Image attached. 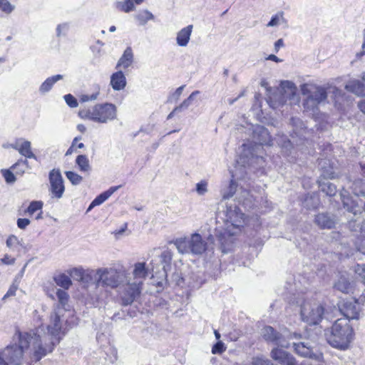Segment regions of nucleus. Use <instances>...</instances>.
Here are the masks:
<instances>
[{"mask_svg": "<svg viewBox=\"0 0 365 365\" xmlns=\"http://www.w3.org/2000/svg\"><path fill=\"white\" fill-rule=\"evenodd\" d=\"M40 329L43 330V325L30 331L22 332L17 330L13 336V343L0 351V359L6 360L10 365H21L24 352L31 349L28 364L34 365V363L39 361L51 353L59 340L56 343L45 344L43 346V341L46 340L40 335Z\"/></svg>", "mask_w": 365, "mask_h": 365, "instance_id": "f257e3e1", "label": "nucleus"}, {"mask_svg": "<svg viewBox=\"0 0 365 365\" xmlns=\"http://www.w3.org/2000/svg\"><path fill=\"white\" fill-rule=\"evenodd\" d=\"M148 274L149 269L144 262L135 263L130 273L120 262L115 264V289L122 305H130L140 299Z\"/></svg>", "mask_w": 365, "mask_h": 365, "instance_id": "f03ea898", "label": "nucleus"}, {"mask_svg": "<svg viewBox=\"0 0 365 365\" xmlns=\"http://www.w3.org/2000/svg\"><path fill=\"white\" fill-rule=\"evenodd\" d=\"M222 210L218 211V217L224 221V227L216 228V236L220 241L222 252H226L230 245L234 242L233 237L242 232L246 224V216L233 203L221 202Z\"/></svg>", "mask_w": 365, "mask_h": 365, "instance_id": "7ed1b4c3", "label": "nucleus"}, {"mask_svg": "<svg viewBox=\"0 0 365 365\" xmlns=\"http://www.w3.org/2000/svg\"><path fill=\"white\" fill-rule=\"evenodd\" d=\"M272 138L268 130L256 125L253 128L252 142L244 143L240 154V161L244 166H251L258 169L263 168L264 160L262 156L263 145H271Z\"/></svg>", "mask_w": 365, "mask_h": 365, "instance_id": "20e7f679", "label": "nucleus"}, {"mask_svg": "<svg viewBox=\"0 0 365 365\" xmlns=\"http://www.w3.org/2000/svg\"><path fill=\"white\" fill-rule=\"evenodd\" d=\"M327 342L333 347L346 350L354 340V331L347 319H338L331 328L326 331Z\"/></svg>", "mask_w": 365, "mask_h": 365, "instance_id": "39448f33", "label": "nucleus"}, {"mask_svg": "<svg viewBox=\"0 0 365 365\" xmlns=\"http://www.w3.org/2000/svg\"><path fill=\"white\" fill-rule=\"evenodd\" d=\"M297 88L295 84L289 81H284L280 83V87L277 92L270 94L267 98V103L274 109L285 104L288 101L290 103L297 102L296 98Z\"/></svg>", "mask_w": 365, "mask_h": 365, "instance_id": "423d86ee", "label": "nucleus"}, {"mask_svg": "<svg viewBox=\"0 0 365 365\" xmlns=\"http://www.w3.org/2000/svg\"><path fill=\"white\" fill-rule=\"evenodd\" d=\"M301 92L307 98L304 101V108L307 110L314 111L320 103H324L327 98V92L325 88L312 84H303L301 86Z\"/></svg>", "mask_w": 365, "mask_h": 365, "instance_id": "0eeeda50", "label": "nucleus"}, {"mask_svg": "<svg viewBox=\"0 0 365 365\" xmlns=\"http://www.w3.org/2000/svg\"><path fill=\"white\" fill-rule=\"evenodd\" d=\"M302 320L309 325L319 324L324 315V307L316 299H307L301 305Z\"/></svg>", "mask_w": 365, "mask_h": 365, "instance_id": "6e6552de", "label": "nucleus"}, {"mask_svg": "<svg viewBox=\"0 0 365 365\" xmlns=\"http://www.w3.org/2000/svg\"><path fill=\"white\" fill-rule=\"evenodd\" d=\"M174 245L181 254L202 255L207 249V242L198 233L191 235L190 238L176 239Z\"/></svg>", "mask_w": 365, "mask_h": 365, "instance_id": "1a4fd4ad", "label": "nucleus"}, {"mask_svg": "<svg viewBox=\"0 0 365 365\" xmlns=\"http://www.w3.org/2000/svg\"><path fill=\"white\" fill-rule=\"evenodd\" d=\"M113 105H96L93 107L84 108L78 111V116L83 120H89L104 123L110 118Z\"/></svg>", "mask_w": 365, "mask_h": 365, "instance_id": "9d476101", "label": "nucleus"}, {"mask_svg": "<svg viewBox=\"0 0 365 365\" xmlns=\"http://www.w3.org/2000/svg\"><path fill=\"white\" fill-rule=\"evenodd\" d=\"M48 180L49 190L52 196L58 199L61 198L64 193L65 186L60 170L56 168L51 170L48 175Z\"/></svg>", "mask_w": 365, "mask_h": 365, "instance_id": "9b49d317", "label": "nucleus"}, {"mask_svg": "<svg viewBox=\"0 0 365 365\" xmlns=\"http://www.w3.org/2000/svg\"><path fill=\"white\" fill-rule=\"evenodd\" d=\"M339 309L344 316V319H347L349 322L351 319H359L360 317L361 308L356 300L344 302L339 306Z\"/></svg>", "mask_w": 365, "mask_h": 365, "instance_id": "f8f14e48", "label": "nucleus"}, {"mask_svg": "<svg viewBox=\"0 0 365 365\" xmlns=\"http://www.w3.org/2000/svg\"><path fill=\"white\" fill-rule=\"evenodd\" d=\"M48 334H49L52 337L55 338V340H51L48 344L51 342L56 343L57 340H59L58 343L56 344V346L60 342L61 335H64V332L62 331V324L61 321V317L59 314L56 312H53L50 316V324L47 326ZM44 344H47L45 342ZM44 346L45 344H43Z\"/></svg>", "mask_w": 365, "mask_h": 365, "instance_id": "ddd939ff", "label": "nucleus"}, {"mask_svg": "<svg viewBox=\"0 0 365 365\" xmlns=\"http://www.w3.org/2000/svg\"><path fill=\"white\" fill-rule=\"evenodd\" d=\"M294 351L301 356L314 359L318 361L323 360V354L322 353H314L309 343L299 342L293 343Z\"/></svg>", "mask_w": 365, "mask_h": 365, "instance_id": "4468645a", "label": "nucleus"}, {"mask_svg": "<svg viewBox=\"0 0 365 365\" xmlns=\"http://www.w3.org/2000/svg\"><path fill=\"white\" fill-rule=\"evenodd\" d=\"M4 147L6 148V146ZM6 148H12L26 158H36L31 149V143L29 140L16 139L14 143L6 146Z\"/></svg>", "mask_w": 365, "mask_h": 365, "instance_id": "2eb2a0df", "label": "nucleus"}, {"mask_svg": "<svg viewBox=\"0 0 365 365\" xmlns=\"http://www.w3.org/2000/svg\"><path fill=\"white\" fill-rule=\"evenodd\" d=\"M271 357L281 365H297L295 358L289 352L274 348L271 351Z\"/></svg>", "mask_w": 365, "mask_h": 365, "instance_id": "dca6fc26", "label": "nucleus"}, {"mask_svg": "<svg viewBox=\"0 0 365 365\" xmlns=\"http://www.w3.org/2000/svg\"><path fill=\"white\" fill-rule=\"evenodd\" d=\"M262 334L263 338L267 341L273 342L282 347L289 346L288 344L283 340L282 334L277 332L272 327H265L262 329Z\"/></svg>", "mask_w": 365, "mask_h": 365, "instance_id": "f3484780", "label": "nucleus"}, {"mask_svg": "<svg viewBox=\"0 0 365 365\" xmlns=\"http://www.w3.org/2000/svg\"><path fill=\"white\" fill-rule=\"evenodd\" d=\"M239 204H242L245 208H252L257 206V198L249 190L242 189L237 195Z\"/></svg>", "mask_w": 365, "mask_h": 365, "instance_id": "a211bd4d", "label": "nucleus"}, {"mask_svg": "<svg viewBox=\"0 0 365 365\" xmlns=\"http://www.w3.org/2000/svg\"><path fill=\"white\" fill-rule=\"evenodd\" d=\"M43 202L41 200H34L30 202L28 207L24 210V214L29 217L34 216L36 220L43 219Z\"/></svg>", "mask_w": 365, "mask_h": 365, "instance_id": "6ab92c4d", "label": "nucleus"}, {"mask_svg": "<svg viewBox=\"0 0 365 365\" xmlns=\"http://www.w3.org/2000/svg\"><path fill=\"white\" fill-rule=\"evenodd\" d=\"M192 25H188L177 33L176 43L179 46L185 47L187 46L192 32Z\"/></svg>", "mask_w": 365, "mask_h": 365, "instance_id": "aec40b11", "label": "nucleus"}, {"mask_svg": "<svg viewBox=\"0 0 365 365\" xmlns=\"http://www.w3.org/2000/svg\"><path fill=\"white\" fill-rule=\"evenodd\" d=\"M137 25L145 26L149 21H154V15L148 9H141L135 13L133 16Z\"/></svg>", "mask_w": 365, "mask_h": 365, "instance_id": "412c9836", "label": "nucleus"}, {"mask_svg": "<svg viewBox=\"0 0 365 365\" xmlns=\"http://www.w3.org/2000/svg\"><path fill=\"white\" fill-rule=\"evenodd\" d=\"M133 62V53L130 47H127L124 51L122 56L118 61L115 68H127L132 65Z\"/></svg>", "mask_w": 365, "mask_h": 365, "instance_id": "4be33fe9", "label": "nucleus"}, {"mask_svg": "<svg viewBox=\"0 0 365 365\" xmlns=\"http://www.w3.org/2000/svg\"><path fill=\"white\" fill-rule=\"evenodd\" d=\"M113 282V276L109 273L107 269H99L97 270L96 284H102L106 286H111Z\"/></svg>", "mask_w": 365, "mask_h": 365, "instance_id": "5701e85b", "label": "nucleus"}, {"mask_svg": "<svg viewBox=\"0 0 365 365\" xmlns=\"http://www.w3.org/2000/svg\"><path fill=\"white\" fill-rule=\"evenodd\" d=\"M315 223L323 229H331L335 225L334 220L324 213L319 214L315 217Z\"/></svg>", "mask_w": 365, "mask_h": 365, "instance_id": "b1692460", "label": "nucleus"}, {"mask_svg": "<svg viewBox=\"0 0 365 365\" xmlns=\"http://www.w3.org/2000/svg\"><path fill=\"white\" fill-rule=\"evenodd\" d=\"M345 88L357 96H365V84L361 83L359 80L350 81Z\"/></svg>", "mask_w": 365, "mask_h": 365, "instance_id": "393cba45", "label": "nucleus"}, {"mask_svg": "<svg viewBox=\"0 0 365 365\" xmlns=\"http://www.w3.org/2000/svg\"><path fill=\"white\" fill-rule=\"evenodd\" d=\"M53 281L57 286L62 287L63 289H68L72 285L71 277L65 273H60L53 277Z\"/></svg>", "mask_w": 365, "mask_h": 365, "instance_id": "a878e982", "label": "nucleus"}, {"mask_svg": "<svg viewBox=\"0 0 365 365\" xmlns=\"http://www.w3.org/2000/svg\"><path fill=\"white\" fill-rule=\"evenodd\" d=\"M160 258L165 275L166 277L168 271L170 269V264L173 259L172 252L169 250H164L162 252Z\"/></svg>", "mask_w": 365, "mask_h": 365, "instance_id": "bb28decb", "label": "nucleus"}, {"mask_svg": "<svg viewBox=\"0 0 365 365\" xmlns=\"http://www.w3.org/2000/svg\"><path fill=\"white\" fill-rule=\"evenodd\" d=\"M114 192V187H110L108 190L98 195L89 205L88 210H91L93 207L99 205L105 202Z\"/></svg>", "mask_w": 365, "mask_h": 365, "instance_id": "cd10ccee", "label": "nucleus"}, {"mask_svg": "<svg viewBox=\"0 0 365 365\" xmlns=\"http://www.w3.org/2000/svg\"><path fill=\"white\" fill-rule=\"evenodd\" d=\"M334 287L337 290L346 294L352 292L353 290L351 283L344 277H340L336 282Z\"/></svg>", "mask_w": 365, "mask_h": 365, "instance_id": "c85d7f7f", "label": "nucleus"}, {"mask_svg": "<svg viewBox=\"0 0 365 365\" xmlns=\"http://www.w3.org/2000/svg\"><path fill=\"white\" fill-rule=\"evenodd\" d=\"M62 78H63V76L60 75V74L55 75V76H53L51 77L46 78L45 80V81L43 82L42 84L41 85L40 88H39L40 91L41 93H46V92L49 91L51 89V88L53 87V84L56 81L61 80Z\"/></svg>", "mask_w": 365, "mask_h": 365, "instance_id": "c756f323", "label": "nucleus"}, {"mask_svg": "<svg viewBox=\"0 0 365 365\" xmlns=\"http://www.w3.org/2000/svg\"><path fill=\"white\" fill-rule=\"evenodd\" d=\"M144 0H125L118 4L121 11L128 13L133 11L136 5H140Z\"/></svg>", "mask_w": 365, "mask_h": 365, "instance_id": "7c9ffc66", "label": "nucleus"}, {"mask_svg": "<svg viewBox=\"0 0 365 365\" xmlns=\"http://www.w3.org/2000/svg\"><path fill=\"white\" fill-rule=\"evenodd\" d=\"M319 204V200L317 196V195L313 193V194H308L304 197V200L303 201V206L307 207V209H314L317 207V206Z\"/></svg>", "mask_w": 365, "mask_h": 365, "instance_id": "2f4dec72", "label": "nucleus"}, {"mask_svg": "<svg viewBox=\"0 0 365 365\" xmlns=\"http://www.w3.org/2000/svg\"><path fill=\"white\" fill-rule=\"evenodd\" d=\"M76 163L79 170L82 172H88L91 170L89 160L86 155H79L76 159Z\"/></svg>", "mask_w": 365, "mask_h": 365, "instance_id": "473e14b6", "label": "nucleus"}, {"mask_svg": "<svg viewBox=\"0 0 365 365\" xmlns=\"http://www.w3.org/2000/svg\"><path fill=\"white\" fill-rule=\"evenodd\" d=\"M200 93V91H193L186 99H185L178 106L175 108V111L184 110L189 108V106L192 104V101L195 100V97Z\"/></svg>", "mask_w": 365, "mask_h": 365, "instance_id": "72a5a7b5", "label": "nucleus"}, {"mask_svg": "<svg viewBox=\"0 0 365 365\" xmlns=\"http://www.w3.org/2000/svg\"><path fill=\"white\" fill-rule=\"evenodd\" d=\"M282 24H287V21L284 17V12L279 11L271 18V20L267 24V26L274 27L279 26Z\"/></svg>", "mask_w": 365, "mask_h": 365, "instance_id": "f704fd0d", "label": "nucleus"}, {"mask_svg": "<svg viewBox=\"0 0 365 365\" xmlns=\"http://www.w3.org/2000/svg\"><path fill=\"white\" fill-rule=\"evenodd\" d=\"M127 84L125 74L121 71H115V91L123 89Z\"/></svg>", "mask_w": 365, "mask_h": 365, "instance_id": "c9c22d12", "label": "nucleus"}, {"mask_svg": "<svg viewBox=\"0 0 365 365\" xmlns=\"http://www.w3.org/2000/svg\"><path fill=\"white\" fill-rule=\"evenodd\" d=\"M320 187L321 190L329 196H334L337 192L336 187L329 182L321 184Z\"/></svg>", "mask_w": 365, "mask_h": 365, "instance_id": "e433bc0d", "label": "nucleus"}, {"mask_svg": "<svg viewBox=\"0 0 365 365\" xmlns=\"http://www.w3.org/2000/svg\"><path fill=\"white\" fill-rule=\"evenodd\" d=\"M28 164L29 163L27 160H19L11 167V168L16 170V173L17 175H22L25 173V168H28Z\"/></svg>", "mask_w": 365, "mask_h": 365, "instance_id": "4c0bfd02", "label": "nucleus"}, {"mask_svg": "<svg viewBox=\"0 0 365 365\" xmlns=\"http://www.w3.org/2000/svg\"><path fill=\"white\" fill-rule=\"evenodd\" d=\"M237 190V185L233 180H230L229 187L222 192V199L227 200L233 196Z\"/></svg>", "mask_w": 365, "mask_h": 365, "instance_id": "58836bf2", "label": "nucleus"}, {"mask_svg": "<svg viewBox=\"0 0 365 365\" xmlns=\"http://www.w3.org/2000/svg\"><path fill=\"white\" fill-rule=\"evenodd\" d=\"M65 175L71 184L74 185L80 184L83 180L82 176L73 171H66Z\"/></svg>", "mask_w": 365, "mask_h": 365, "instance_id": "ea45409f", "label": "nucleus"}, {"mask_svg": "<svg viewBox=\"0 0 365 365\" xmlns=\"http://www.w3.org/2000/svg\"><path fill=\"white\" fill-rule=\"evenodd\" d=\"M56 296L58 300L59 304L62 307H64L69 301V295L66 292V290H63L61 289H57Z\"/></svg>", "mask_w": 365, "mask_h": 365, "instance_id": "a19ab883", "label": "nucleus"}, {"mask_svg": "<svg viewBox=\"0 0 365 365\" xmlns=\"http://www.w3.org/2000/svg\"><path fill=\"white\" fill-rule=\"evenodd\" d=\"M84 275L83 276L82 282L83 283H91L94 282L96 283L97 271L94 270H84Z\"/></svg>", "mask_w": 365, "mask_h": 365, "instance_id": "79ce46f5", "label": "nucleus"}, {"mask_svg": "<svg viewBox=\"0 0 365 365\" xmlns=\"http://www.w3.org/2000/svg\"><path fill=\"white\" fill-rule=\"evenodd\" d=\"M355 246L359 252L365 255V231L356 239Z\"/></svg>", "mask_w": 365, "mask_h": 365, "instance_id": "37998d69", "label": "nucleus"}, {"mask_svg": "<svg viewBox=\"0 0 365 365\" xmlns=\"http://www.w3.org/2000/svg\"><path fill=\"white\" fill-rule=\"evenodd\" d=\"M252 365H274L267 358L263 356H257L252 359Z\"/></svg>", "mask_w": 365, "mask_h": 365, "instance_id": "c03bdc74", "label": "nucleus"}, {"mask_svg": "<svg viewBox=\"0 0 365 365\" xmlns=\"http://www.w3.org/2000/svg\"><path fill=\"white\" fill-rule=\"evenodd\" d=\"M354 186L353 190L356 195L365 196V184L361 180L356 181Z\"/></svg>", "mask_w": 365, "mask_h": 365, "instance_id": "a18cd8bd", "label": "nucleus"}, {"mask_svg": "<svg viewBox=\"0 0 365 365\" xmlns=\"http://www.w3.org/2000/svg\"><path fill=\"white\" fill-rule=\"evenodd\" d=\"M207 186H208V182L207 180H201L196 184L195 190L199 195H200V196L204 195L208 191Z\"/></svg>", "mask_w": 365, "mask_h": 365, "instance_id": "49530a36", "label": "nucleus"}, {"mask_svg": "<svg viewBox=\"0 0 365 365\" xmlns=\"http://www.w3.org/2000/svg\"><path fill=\"white\" fill-rule=\"evenodd\" d=\"M81 139V137H76L73 140L71 145L70 146V148L67 150V151L66 153V155H71L76 148H84V144L83 143H79L77 144V142Z\"/></svg>", "mask_w": 365, "mask_h": 365, "instance_id": "de8ad7c7", "label": "nucleus"}, {"mask_svg": "<svg viewBox=\"0 0 365 365\" xmlns=\"http://www.w3.org/2000/svg\"><path fill=\"white\" fill-rule=\"evenodd\" d=\"M69 274L75 279L78 282H82L83 276L84 274V269L73 268L71 269L69 272Z\"/></svg>", "mask_w": 365, "mask_h": 365, "instance_id": "09e8293b", "label": "nucleus"}, {"mask_svg": "<svg viewBox=\"0 0 365 365\" xmlns=\"http://www.w3.org/2000/svg\"><path fill=\"white\" fill-rule=\"evenodd\" d=\"M131 234V231L128 229V223L125 222L118 229L115 230V240L120 236H128Z\"/></svg>", "mask_w": 365, "mask_h": 365, "instance_id": "8fccbe9b", "label": "nucleus"}, {"mask_svg": "<svg viewBox=\"0 0 365 365\" xmlns=\"http://www.w3.org/2000/svg\"><path fill=\"white\" fill-rule=\"evenodd\" d=\"M354 272L358 275L359 279L365 284V264H356L354 267Z\"/></svg>", "mask_w": 365, "mask_h": 365, "instance_id": "3c124183", "label": "nucleus"}, {"mask_svg": "<svg viewBox=\"0 0 365 365\" xmlns=\"http://www.w3.org/2000/svg\"><path fill=\"white\" fill-rule=\"evenodd\" d=\"M185 85L178 87L169 97L168 101L169 102H176L179 100L180 96L185 88Z\"/></svg>", "mask_w": 365, "mask_h": 365, "instance_id": "603ef678", "label": "nucleus"}, {"mask_svg": "<svg viewBox=\"0 0 365 365\" xmlns=\"http://www.w3.org/2000/svg\"><path fill=\"white\" fill-rule=\"evenodd\" d=\"M1 174L7 183H14L16 181V177L9 169H2Z\"/></svg>", "mask_w": 365, "mask_h": 365, "instance_id": "864d4df0", "label": "nucleus"}, {"mask_svg": "<svg viewBox=\"0 0 365 365\" xmlns=\"http://www.w3.org/2000/svg\"><path fill=\"white\" fill-rule=\"evenodd\" d=\"M14 7L8 0H0V10L5 14H10Z\"/></svg>", "mask_w": 365, "mask_h": 365, "instance_id": "5fc2aeb1", "label": "nucleus"}, {"mask_svg": "<svg viewBox=\"0 0 365 365\" xmlns=\"http://www.w3.org/2000/svg\"><path fill=\"white\" fill-rule=\"evenodd\" d=\"M64 100L70 108H76L78 106L77 99L71 94L65 95Z\"/></svg>", "mask_w": 365, "mask_h": 365, "instance_id": "6e6d98bb", "label": "nucleus"}, {"mask_svg": "<svg viewBox=\"0 0 365 365\" xmlns=\"http://www.w3.org/2000/svg\"><path fill=\"white\" fill-rule=\"evenodd\" d=\"M19 244L17 237L15 235H9L6 240V246L9 248L16 247Z\"/></svg>", "mask_w": 365, "mask_h": 365, "instance_id": "4d7b16f0", "label": "nucleus"}, {"mask_svg": "<svg viewBox=\"0 0 365 365\" xmlns=\"http://www.w3.org/2000/svg\"><path fill=\"white\" fill-rule=\"evenodd\" d=\"M225 350L224 344L222 341H218L212 346V353L214 354H222Z\"/></svg>", "mask_w": 365, "mask_h": 365, "instance_id": "13d9d810", "label": "nucleus"}, {"mask_svg": "<svg viewBox=\"0 0 365 365\" xmlns=\"http://www.w3.org/2000/svg\"><path fill=\"white\" fill-rule=\"evenodd\" d=\"M18 289V286L16 284H12L9 288L7 292L3 297V299H6L8 297H13L16 295V292Z\"/></svg>", "mask_w": 365, "mask_h": 365, "instance_id": "bf43d9fd", "label": "nucleus"}, {"mask_svg": "<svg viewBox=\"0 0 365 365\" xmlns=\"http://www.w3.org/2000/svg\"><path fill=\"white\" fill-rule=\"evenodd\" d=\"M30 222V220L27 218H19L17 220V226L19 229L24 230L29 225Z\"/></svg>", "mask_w": 365, "mask_h": 365, "instance_id": "052dcab7", "label": "nucleus"}, {"mask_svg": "<svg viewBox=\"0 0 365 365\" xmlns=\"http://www.w3.org/2000/svg\"><path fill=\"white\" fill-rule=\"evenodd\" d=\"M361 51L356 53V56L357 58H361L363 56L365 55V29L362 31V44H361Z\"/></svg>", "mask_w": 365, "mask_h": 365, "instance_id": "680f3d73", "label": "nucleus"}, {"mask_svg": "<svg viewBox=\"0 0 365 365\" xmlns=\"http://www.w3.org/2000/svg\"><path fill=\"white\" fill-rule=\"evenodd\" d=\"M331 92L333 93L336 102H339L341 98H343L342 91L336 87L331 88Z\"/></svg>", "mask_w": 365, "mask_h": 365, "instance_id": "e2e57ef3", "label": "nucleus"}, {"mask_svg": "<svg viewBox=\"0 0 365 365\" xmlns=\"http://www.w3.org/2000/svg\"><path fill=\"white\" fill-rule=\"evenodd\" d=\"M1 261L4 264H13L15 262V258L6 254L1 259Z\"/></svg>", "mask_w": 365, "mask_h": 365, "instance_id": "0e129e2a", "label": "nucleus"}, {"mask_svg": "<svg viewBox=\"0 0 365 365\" xmlns=\"http://www.w3.org/2000/svg\"><path fill=\"white\" fill-rule=\"evenodd\" d=\"M322 175L325 178L334 179L336 178L335 173L328 170H323Z\"/></svg>", "mask_w": 365, "mask_h": 365, "instance_id": "69168bd1", "label": "nucleus"}, {"mask_svg": "<svg viewBox=\"0 0 365 365\" xmlns=\"http://www.w3.org/2000/svg\"><path fill=\"white\" fill-rule=\"evenodd\" d=\"M97 96H98V93H96L95 94H92L91 96L82 95L81 96V101H83V102H86V101H88L89 100L96 99Z\"/></svg>", "mask_w": 365, "mask_h": 365, "instance_id": "338daca9", "label": "nucleus"}, {"mask_svg": "<svg viewBox=\"0 0 365 365\" xmlns=\"http://www.w3.org/2000/svg\"><path fill=\"white\" fill-rule=\"evenodd\" d=\"M284 46V41L282 38L278 39L274 43V50L278 52L279 50Z\"/></svg>", "mask_w": 365, "mask_h": 365, "instance_id": "774afa93", "label": "nucleus"}]
</instances>
